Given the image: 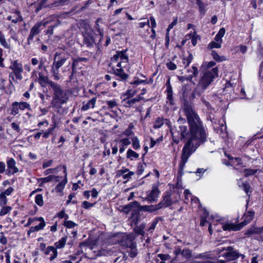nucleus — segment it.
I'll use <instances>...</instances> for the list:
<instances>
[{
	"label": "nucleus",
	"mask_w": 263,
	"mask_h": 263,
	"mask_svg": "<svg viewBox=\"0 0 263 263\" xmlns=\"http://www.w3.org/2000/svg\"><path fill=\"white\" fill-rule=\"evenodd\" d=\"M181 109L186 118V119L181 120L184 122H187L188 126L180 125L178 129L171 131L173 142L177 144L180 141L188 139L192 141H196V143L200 145L204 144L206 141L208 134L194 104L187 99H184Z\"/></svg>",
	"instance_id": "nucleus-1"
},
{
	"label": "nucleus",
	"mask_w": 263,
	"mask_h": 263,
	"mask_svg": "<svg viewBox=\"0 0 263 263\" xmlns=\"http://www.w3.org/2000/svg\"><path fill=\"white\" fill-rule=\"evenodd\" d=\"M50 84L51 88L49 89L53 95L51 104L53 107L60 108L68 100V95L59 84L55 82H50Z\"/></svg>",
	"instance_id": "nucleus-2"
},
{
	"label": "nucleus",
	"mask_w": 263,
	"mask_h": 263,
	"mask_svg": "<svg viewBox=\"0 0 263 263\" xmlns=\"http://www.w3.org/2000/svg\"><path fill=\"white\" fill-rule=\"evenodd\" d=\"M109 238L113 243L119 244L125 248H134L135 245L137 244L135 241L136 237L133 233H114L110 236Z\"/></svg>",
	"instance_id": "nucleus-3"
},
{
	"label": "nucleus",
	"mask_w": 263,
	"mask_h": 263,
	"mask_svg": "<svg viewBox=\"0 0 263 263\" xmlns=\"http://www.w3.org/2000/svg\"><path fill=\"white\" fill-rule=\"evenodd\" d=\"M218 77L219 69L218 67H213L211 70H205L199 80L198 86L203 90H205Z\"/></svg>",
	"instance_id": "nucleus-4"
},
{
	"label": "nucleus",
	"mask_w": 263,
	"mask_h": 263,
	"mask_svg": "<svg viewBox=\"0 0 263 263\" xmlns=\"http://www.w3.org/2000/svg\"><path fill=\"white\" fill-rule=\"evenodd\" d=\"M132 209H136L140 213L141 212L153 213L158 211L156 205H141L138 201L135 200L123 206V211L126 214H128Z\"/></svg>",
	"instance_id": "nucleus-5"
},
{
	"label": "nucleus",
	"mask_w": 263,
	"mask_h": 263,
	"mask_svg": "<svg viewBox=\"0 0 263 263\" xmlns=\"http://www.w3.org/2000/svg\"><path fill=\"white\" fill-rule=\"evenodd\" d=\"M193 141L188 140L183 146L181 158L188 160L191 155L194 153L200 145L199 143H193Z\"/></svg>",
	"instance_id": "nucleus-6"
},
{
	"label": "nucleus",
	"mask_w": 263,
	"mask_h": 263,
	"mask_svg": "<svg viewBox=\"0 0 263 263\" xmlns=\"http://www.w3.org/2000/svg\"><path fill=\"white\" fill-rule=\"evenodd\" d=\"M70 55L63 52L59 53L57 52L54 54L53 62L52 66L60 68L69 59Z\"/></svg>",
	"instance_id": "nucleus-7"
},
{
	"label": "nucleus",
	"mask_w": 263,
	"mask_h": 263,
	"mask_svg": "<svg viewBox=\"0 0 263 263\" xmlns=\"http://www.w3.org/2000/svg\"><path fill=\"white\" fill-rule=\"evenodd\" d=\"M173 202L172 199V193L171 191L165 192L162 197V200L156 205L158 211L171 206Z\"/></svg>",
	"instance_id": "nucleus-8"
},
{
	"label": "nucleus",
	"mask_w": 263,
	"mask_h": 263,
	"mask_svg": "<svg viewBox=\"0 0 263 263\" xmlns=\"http://www.w3.org/2000/svg\"><path fill=\"white\" fill-rule=\"evenodd\" d=\"M110 65L111 64L109 65L108 72L119 77L118 79H116V80L124 81L128 79L129 75L124 72L122 68H115L114 67L111 66Z\"/></svg>",
	"instance_id": "nucleus-9"
},
{
	"label": "nucleus",
	"mask_w": 263,
	"mask_h": 263,
	"mask_svg": "<svg viewBox=\"0 0 263 263\" xmlns=\"http://www.w3.org/2000/svg\"><path fill=\"white\" fill-rule=\"evenodd\" d=\"M47 22L43 23L42 22H37L31 29L30 34L27 39V44L30 45L34 36L39 34L41 32V27L46 26Z\"/></svg>",
	"instance_id": "nucleus-10"
},
{
	"label": "nucleus",
	"mask_w": 263,
	"mask_h": 263,
	"mask_svg": "<svg viewBox=\"0 0 263 263\" xmlns=\"http://www.w3.org/2000/svg\"><path fill=\"white\" fill-rule=\"evenodd\" d=\"M238 185L239 188L242 189L248 196L247 203L246 204V209L248 208V203L251 197V194L253 192V189L251 186L250 183L248 181H242V179H239L238 181Z\"/></svg>",
	"instance_id": "nucleus-11"
},
{
	"label": "nucleus",
	"mask_w": 263,
	"mask_h": 263,
	"mask_svg": "<svg viewBox=\"0 0 263 263\" xmlns=\"http://www.w3.org/2000/svg\"><path fill=\"white\" fill-rule=\"evenodd\" d=\"M159 183L153 184L152 190L150 193L147 194V196L145 200L154 202L157 200V198L160 194V191L159 189Z\"/></svg>",
	"instance_id": "nucleus-12"
},
{
	"label": "nucleus",
	"mask_w": 263,
	"mask_h": 263,
	"mask_svg": "<svg viewBox=\"0 0 263 263\" xmlns=\"http://www.w3.org/2000/svg\"><path fill=\"white\" fill-rule=\"evenodd\" d=\"M223 257L227 261L236 260L238 258V251L235 250L233 247H227L226 252L223 254Z\"/></svg>",
	"instance_id": "nucleus-13"
},
{
	"label": "nucleus",
	"mask_w": 263,
	"mask_h": 263,
	"mask_svg": "<svg viewBox=\"0 0 263 263\" xmlns=\"http://www.w3.org/2000/svg\"><path fill=\"white\" fill-rule=\"evenodd\" d=\"M9 68L13 70V73L17 79H22L21 73L23 71V68L21 63L15 60L12 63Z\"/></svg>",
	"instance_id": "nucleus-14"
},
{
	"label": "nucleus",
	"mask_w": 263,
	"mask_h": 263,
	"mask_svg": "<svg viewBox=\"0 0 263 263\" xmlns=\"http://www.w3.org/2000/svg\"><path fill=\"white\" fill-rule=\"evenodd\" d=\"M165 86L166 89L165 93H166V99L167 100V103L171 106L175 105V101L173 97V88L171 84L170 79H168L166 83Z\"/></svg>",
	"instance_id": "nucleus-15"
},
{
	"label": "nucleus",
	"mask_w": 263,
	"mask_h": 263,
	"mask_svg": "<svg viewBox=\"0 0 263 263\" xmlns=\"http://www.w3.org/2000/svg\"><path fill=\"white\" fill-rule=\"evenodd\" d=\"M8 175H14L18 172V168L16 166V162L13 158H10L7 161Z\"/></svg>",
	"instance_id": "nucleus-16"
},
{
	"label": "nucleus",
	"mask_w": 263,
	"mask_h": 263,
	"mask_svg": "<svg viewBox=\"0 0 263 263\" xmlns=\"http://www.w3.org/2000/svg\"><path fill=\"white\" fill-rule=\"evenodd\" d=\"M255 212L254 211H246L242 216V219H243L240 223L242 228L249 224L252 221L255 216Z\"/></svg>",
	"instance_id": "nucleus-17"
},
{
	"label": "nucleus",
	"mask_w": 263,
	"mask_h": 263,
	"mask_svg": "<svg viewBox=\"0 0 263 263\" xmlns=\"http://www.w3.org/2000/svg\"><path fill=\"white\" fill-rule=\"evenodd\" d=\"M142 99L143 97H142L140 95H139L134 98H132L126 100L123 99V100H122V103L125 107L127 108H130L133 107L136 104V103L140 102Z\"/></svg>",
	"instance_id": "nucleus-18"
},
{
	"label": "nucleus",
	"mask_w": 263,
	"mask_h": 263,
	"mask_svg": "<svg viewBox=\"0 0 263 263\" xmlns=\"http://www.w3.org/2000/svg\"><path fill=\"white\" fill-rule=\"evenodd\" d=\"M129 220L134 225H137L141 220L142 214L136 209H132Z\"/></svg>",
	"instance_id": "nucleus-19"
},
{
	"label": "nucleus",
	"mask_w": 263,
	"mask_h": 263,
	"mask_svg": "<svg viewBox=\"0 0 263 263\" xmlns=\"http://www.w3.org/2000/svg\"><path fill=\"white\" fill-rule=\"evenodd\" d=\"M223 231H238L242 229L243 228L240 223L235 224L234 223L227 222L222 226Z\"/></svg>",
	"instance_id": "nucleus-20"
},
{
	"label": "nucleus",
	"mask_w": 263,
	"mask_h": 263,
	"mask_svg": "<svg viewBox=\"0 0 263 263\" xmlns=\"http://www.w3.org/2000/svg\"><path fill=\"white\" fill-rule=\"evenodd\" d=\"M193 258L202 259L205 260V262L208 263H214L215 260V259L214 258V257L212 256L211 254H210L209 252H207L194 255Z\"/></svg>",
	"instance_id": "nucleus-21"
},
{
	"label": "nucleus",
	"mask_w": 263,
	"mask_h": 263,
	"mask_svg": "<svg viewBox=\"0 0 263 263\" xmlns=\"http://www.w3.org/2000/svg\"><path fill=\"white\" fill-rule=\"evenodd\" d=\"M36 219H37L38 221H40V223L39 225L35 226V227H31L29 230L28 231V234L30 235L31 233H33L35 232L39 231L41 230H42L44 229V227L46 225L45 222L44 221V219L43 217H39L36 218Z\"/></svg>",
	"instance_id": "nucleus-22"
},
{
	"label": "nucleus",
	"mask_w": 263,
	"mask_h": 263,
	"mask_svg": "<svg viewBox=\"0 0 263 263\" xmlns=\"http://www.w3.org/2000/svg\"><path fill=\"white\" fill-rule=\"evenodd\" d=\"M59 178V176L54 175H49L46 177L41 178L38 180L39 182H40L39 186L42 187L45 183L50 182L53 180L56 182H58L60 181Z\"/></svg>",
	"instance_id": "nucleus-23"
},
{
	"label": "nucleus",
	"mask_w": 263,
	"mask_h": 263,
	"mask_svg": "<svg viewBox=\"0 0 263 263\" xmlns=\"http://www.w3.org/2000/svg\"><path fill=\"white\" fill-rule=\"evenodd\" d=\"M39 81L42 86H45L47 84H49V89L51 88L50 82H53L52 81L49 80L47 76H44L41 72L39 73Z\"/></svg>",
	"instance_id": "nucleus-24"
},
{
	"label": "nucleus",
	"mask_w": 263,
	"mask_h": 263,
	"mask_svg": "<svg viewBox=\"0 0 263 263\" xmlns=\"http://www.w3.org/2000/svg\"><path fill=\"white\" fill-rule=\"evenodd\" d=\"M137 91L136 90H133L132 89H128L125 92L123 93L121 95V99H127L133 98L136 93Z\"/></svg>",
	"instance_id": "nucleus-25"
},
{
	"label": "nucleus",
	"mask_w": 263,
	"mask_h": 263,
	"mask_svg": "<svg viewBox=\"0 0 263 263\" xmlns=\"http://www.w3.org/2000/svg\"><path fill=\"white\" fill-rule=\"evenodd\" d=\"M135 227L134 229V232L138 235L144 236L145 232L144 229L145 227V224L144 223H142L140 226L135 225Z\"/></svg>",
	"instance_id": "nucleus-26"
},
{
	"label": "nucleus",
	"mask_w": 263,
	"mask_h": 263,
	"mask_svg": "<svg viewBox=\"0 0 263 263\" xmlns=\"http://www.w3.org/2000/svg\"><path fill=\"white\" fill-rule=\"evenodd\" d=\"M213 59L217 62H221L227 60L226 58L223 56H220L218 54L216 50H212L211 53Z\"/></svg>",
	"instance_id": "nucleus-27"
},
{
	"label": "nucleus",
	"mask_w": 263,
	"mask_h": 263,
	"mask_svg": "<svg viewBox=\"0 0 263 263\" xmlns=\"http://www.w3.org/2000/svg\"><path fill=\"white\" fill-rule=\"evenodd\" d=\"M196 4L199 8V11L201 16H203L206 13L205 5L201 0H196Z\"/></svg>",
	"instance_id": "nucleus-28"
},
{
	"label": "nucleus",
	"mask_w": 263,
	"mask_h": 263,
	"mask_svg": "<svg viewBox=\"0 0 263 263\" xmlns=\"http://www.w3.org/2000/svg\"><path fill=\"white\" fill-rule=\"evenodd\" d=\"M227 248L222 247L221 248H217L214 251V254L215 255V256L214 258L216 259L217 258H219L220 257H223V254H225V252H226Z\"/></svg>",
	"instance_id": "nucleus-29"
},
{
	"label": "nucleus",
	"mask_w": 263,
	"mask_h": 263,
	"mask_svg": "<svg viewBox=\"0 0 263 263\" xmlns=\"http://www.w3.org/2000/svg\"><path fill=\"white\" fill-rule=\"evenodd\" d=\"M96 102V98H93L90 100L88 102L84 105L82 107V110H87L89 108H93Z\"/></svg>",
	"instance_id": "nucleus-30"
},
{
	"label": "nucleus",
	"mask_w": 263,
	"mask_h": 263,
	"mask_svg": "<svg viewBox=\"0 0 263 263\" xmlns=\"http://www.w3.org/2000/svg\"><path fill=\"white\" fill-rule=\"evenodd\" d=\"M226 33V29L222 27L221 28L217 34L215 35L214 40L215 41L217 42H222V38L224 35Z\"/></svg>",
	"instance_id": "nucleus-31"
},
{
	"label": "nucleus",
	"mask_w": 263,
	"mask_h": 263,
	"mask_svg": "<svg viewBox=\"0 0 263 263\" xmlns=\"http://www.w3.org/2000/svg\"><path fill=\"white\" fill-rule=\"evenodd\" d=\"M0 44L6 49L10 48V45L7 42L5 35L0 31Z\"/></svg>",
	"instance_id": "nucleus-32"
},
{
	"label": "nucleus",
	"mask_w": 263,
	"mask_h": 263,
	"mask_svg": "<svg viewBox=\"0 0 263 263\" xmlns=\"http://www.w3.org/2000/svg\"><path fill=\"white\" fill-rule=\"evenodd\" d=\"M139 157V154L129 148L126 153V158L133 160L134 159H137Z\"/></svg>",
	"instance_id": "nucleus-33"
},
{
	"label": "nucleus",
	"mask_w": 263,
	"mask_h": 263,
	"mask_svg": "<svg viewBox=\"0 0 263 263\" xmlns=\"http://www.w3.org/2000/svg\"><path fill=\"white\" fill-rule=\"evenodd\" d=\"M192 68L193 69L192 74L186 78V80L188 81H191L193 78L197 77L199 73L197 64H193L192 66Z\"/></svg>",
	"instance_id": "nucleus-34"
},
{
	"label": "nucleus",
	"mask_w": 263,
	"mask_h": 263,
	"mask_svg": "<svg viewBox=\"0 0 263 263\" xmlns=\"http://www.w3.org/2000/svg\"><path fill=\"white\" fill-rule=\"evenodd\" d=\"M259 170L252 168H245L243 171L244 177H248L256 174Z\"/></svg>",
	"instance_id": "nucleus-35"
},
{
	"label": "nucleus",
	"mask_w": 263,
	"mask_h": 263,
	"mask_svg": "<svg viewBox=\"0 0 263 263\" xmlns=\"http://www.w3.org/2000/svg\"><path fill=\"white\" fill-rule=\"evenodd\" d=\"M84 42L87 46H91L94 42L92 36L89 35L86 33L83 34Z\"/></svg>",
	"instance_id": "nucleus-36"
},
{
	"label": "nucleus",
	"mask_w": 263,
	"mask_h": 263,
	"mask_svg": "<svg viewBox=\"0 0 263 263\" xmlns=\"http://www.w3.org/2000/svg\"><path fill=\"white\" fill-rule=\"evenodd\" d=\"M193 59V55L192 53L189 52L187 57H184L182 59V63L184 65L185 68L187 67Z\"/></svg>",
	"instance_id": "nucleus-37"
},
{
	"label": "nucleus",
	"mask_w": 263,
	"mask_h": 263,
	"mask_svg": "<svg viewBox=\"0 0 263 263\" xmlns=\"http://www.w3.org/2000/svg\"><path fill=\"white\" fill-rule=\"evenodd\" d=\"M181 255L189 260L192 257L193 258V256L192 255V251L189 248H184L182 250V252Z\"/></svg>",
	"instance_id": "nucleus-38"
},
{
	"label": "nucleus",
	"mask_w": 263,
	"mask_h": 263,
	"mask_svg": "<svg viewBox=\"0 0 263 263\" xmlns=\"http://www.w3.org/2000/svg\"><path fill=\"white\" fill-rule=\"evenodd\" d=\"M164 124V119L162 117H158L153 125L154 129H158L161 128Z\"/></svg>",
	"instance_id": "nucleus-39"
},
{
	"label": "nucleus",
	"mask_w": 263,
	"mask_h": 263,
	"mask_svg": "<svg viewBox=\"0 0 263 263\" xmlns=\"http://www.w3.org/2000/svg\"><path fill=\"white\" fill-rule=\"evenodd\" d=\"M67 237H64L54 243L56 248L61 249L63 248L66 242Z\"/></svg>",
	"instance_id": "nucleus-40"
},
{
	"label": "nucleus",
	"mask_w": 263,
	"mask_h": 263,
	"mask_svg": "<svg viewBox=\"0 0 263 263\" xmlns=\"http://www.w3.org/2000/svg\"><path fill=\"white\" fill-rule=\"evenodd\" d=\"M162 219L163 218L162 217H156L155 218L151 223L148 231L154 230L158 222L159 221H162Z\"/></svg>",
	"instance_id": "nucleus-41"
},
{
	"label": "nucleus",
	"mask_w": 263,
	"mask_h": 263,
	"mask_svg": "<svg viewBox=\"0 0 263 263\" xmlns=\"http://www.w3.org/2000/svg\"><path fill=\"white\" fill-rule=\"evenodd\" d=\"M67 182V180L66 178H65V179L63 180V181H61L55 187V191L59 193L62 192Z\"/></svg>",
	"instance_id": "nucleus-42"
},
{
	"label": "nucleus",
	"mask_w": 263,
	"mask_h": 263,
	"mask_svg": "<svg viewBox=\"0 0 263 263\" xmlns=\"http://www.w3.org/2000/svg\"><path fill=\"white\" fill-rule=\"evenodd\" d=\"M13 13L16 15V17L12 20V23L16 24L18 22H22L23 21V17L22 16L20 11L15 10Z\"/></svg>",
	"instance_id": "nucleus-43"
},
{
	"label": "nucleus",
	"mask_w": 263,
	"mask_h": 263,
	"mask_svg": "<svg viewBox=\"0 0 263 263\" xmlns=\"http://www.w3.org/2000/svg\"><path fill=\"white\" fill-rule=\"evenodd\" d=\"M132 146L134 149L137 150L140 147V141L137 136L132 138Z\"/></svg>",
	"instance_id": "nucleus-44"
},
{
	"label": "nucleus",
	"mask_w": 263,
	"mask_h": 263,
	"mask_svg": "<svg viewBox=\"0 0 263 263\" xmlns=\"http://www.w3.org/2000/svg\"><path fill=\"white\" fill-rule=\"evenodd\" d=\"M127 49L123 50L122 51H119L120 58L122 62H128V57L126 54Z\"/></svg>",
	"instance_id": "nucleus-45"
},
{
	"label": "nucleus",
	"mask_w": 263,
	"mask_h": 263,
	"mask_svg": "<svg viewBox=\"0 0 263 263\" xmlns=\"http://www.w3.org/2000/svg\"><path fill=\"white\" fill-rule=\"evenodd\" d=\"M18 102H14L12 104V107L11 109V115L15 116L17 114H18Z\"/></svg>",
	"instance_id": "nucleus-46"
},
{
	"label": "nucleus",
	"mask_w": 263,
	"mask_h": 263,
	"mask_svg": "<svg viewBox=\"0 0 263 263\" xmlns=\"http://www.w3.org/2000/svg\"><path fill=\"white\" fill-rule=\"evenodd\" d=\"M221 47V42H217L215 41H211L208 46L209 49H213L214 48H220Z\"/></svg>",
	"instance_id": "nucleus-47"
},
{
	"label": "nucleus",
	"mask_w": 263,
	"mask_h": 263,
	"mask_svg": "<svg viewBox=\"0 0 263 263\" xmlns=\"http://www.w3.org/2000/svg\"><path fill=\"white\" fill-rule=\"evenodd\" d=\"M69 1L70 0H59L51 4L49 7L51 8L54 6H63L68 4Z\"/></svg>",
	"instance_id": "nucleus-48"
},
{
	"label": "nucleus",
	"mask_w": 263,
	"mask_h": 263,
	"mask_svg": "<svg viewBox=\"0 0 263 263\" xmlns=\"http://www.w3.org/2000/svg\"><path fill=\"white\" fill-rule=\"evenodd\" d=\"M216 64V63L215 61H211L210 62H203L202 66L203 67L205 70H209L210 68L214 67Z\"/></svg>",
	"instance_id": "nucleus-49"
},
{
	"label": "nucleus",
	"mask_w": 263,
	"mask_h": 263,
	"mask_svg": "<svg viewBox=\"0 0 263 263\" xmlns=\"http://www.w3.org/2000/svg\"><path fill=\"white\" fill-rule=\"evenodd\" d=\"M128 256L130 258L135 257L138 254V251L137 248V244L135 245V247L133 249H130L129 251H127Z\"/></svg>",
	"instance_id": "nucleus-50"
},
{
	"label": "nucleus",
	"mask_w": 263,
	"mask_h": 263,
	"mask_svg": "<svg viewBox=\"0 0 263 263\" xmlns=\"http://www.w3.org/2000/svg\"><path fill=\"white\" fill-rule=\"evenodd\" d=\"M35 202L40 206H42L44 205V201L42 195H36L35 197Z\"/></svg>",
	"instance_id": "nucleus-51"
},
{
	"label": "nucleus",
	"mask_w": 263,
	"mask_h": 263,
	"mask_svg": "<svg viewBox=\"0 0 263 263\" xmlns=\"http://www.w3.org/2000/svg\"><path fill=\"white\" fill-rule=\"evenodd\" d=\"M59 68L56 67H54L53 66L51 67V73L52 76L54 78L55 80L58 81L60 79V77L59 76Z\"/></svg>",
	"instance_id": "nucleus-52"
},
{
	"label": "nucleus",
	"mask_w": 263,
	"mask_h": 263,
	"mask_svg": "<svg viewBox=\"0 0 263 263\" xmlns=\"http://www.w3.org/2000/svg\"><path fill=\"white\" fill-rule=\"evenodd\" d=\"M187 35L191 39V42L193 46H195L197 43V38L200 39V36L193 35L192 32L188 34Z\"/></svg>",
	"instance_id": "nucleus-53"
},
{
	"label": "nucleus",
	"mask_w": 263,
	"mask_h": 263,
	"mask_svg": "<svg viewBox=\"0 0 263 263\" xmlns=\"http://www.w3.org/2000/svg\"><path fill=\"white\" fill-rule=\"evenodd\" d=\"M2 207V208L1 210L0 211V216H2L3 215L7 214L12 209V208L10 206L4 205Z\"/></svg>",
	"instance_id": "nucleus-54"
},
{
	"label": "nucleus",
	"mask_w": 263,
	"mask_h": 263,
	"mask_svg": "<svg viewBox=\"0 0 263 263\" xmlns=\"http://www.w3.org/2000/svg\"><path fill=\"white\" fill-rule=\"evenodd\" d=\"M63 225L68 229L73 228L77 224L72 221L71 220H65Z\"/></svg>",
	"instance_id": "nucleus-55"
},
{
	"label": "nucleus",
	"mask_w": 263,
	"mask_h": 263,
	"mask_svg": "<svg viewBox=\"0 0 263 263\" xmlns=\"http://www.w3.org/2000/svg\"><path fill=\"white\" fill-rule=\"evenodd\" d=\"M85 59L84 58H80L78 59H74L72 65V72L74 73L76 71L77 67H78V64L79 61H84Z\"/></svg>",
	"instance_id": "nucleus-56"
},
{
	"label": "nucleus",
	"mask_w": 263,
	"mask_h": 263,
	"mask_svg": "<svg viewBox=\"0 0 263 263\" xmlns=\"http://www.w3.org/2000/svg\"><path fill=\"white\" fill-rule=\"evenodd\" d=\"M256 234V231H255V226H253L250 228L249 229H247L245 232V235H247L248 236H250L252 235Z\"/></svg>",
	"instance_id": "nucleus-57"
},
{
	"label": "nucleus",
	"mask_w": 263,
	"mask_h": 263,
	"mask_svg": "<svg viewBox=\"0 0 263 263\" xmlns=\"http://www.w3.org/2000/svg\"><path fill=\"white\" fill-rule=\"evenodd\" d=\"M144 171V168L143 165V164L141 162L138 163L137 165V170L136 173L138 176H140L142 174Z\"/></svg>",
	"instance_id": "nucleus-58"
},
{
	"label": "nucleus",
	"mask_w": 263,
	"mask_h": 263,
	"mask_svg": "<svg viewBox=\"0 0 263 263\" xmlns=\"http://www.w3.org/2000/svg\"><path fill=\"white\" fill-rule=\"evenodd\" d=\"M178 19L177 17H175L174 18L173 22L169 24L167 28L166 29V32H168L170 33V31L171 29H172L174 26H175L177 24Z\"/></svg>",
	"instance_id": "nucleus-59"
},
{
	"label": "nucleus",
	"mask_w": 263,
	"mask_h": 263,
	"mask_svg": "<svg viewBox=\"0 0 263 263\" xmlns=\"http://www.w3.org/2000/svg\"><path fill=\"white\" fill-rule=\"evenodd\" d=\"M7 203V198L6 196L2 194H0V205L3 206Z\"/></svg>",
	"instance_id": "nucleus-60"
},
{
	"label": "nucleus",
	"mask_w": 263,
	"mask_h": 263,
	"mask_svg": "<svg viewBox=\"0 0 263 263\" xmlns=\"http://www.w3.org/2000/svg\"><path fill=\"white\" fill-rule=\"evenodd\" d=\"M166 67L170 70H174L177 69V65L172 61H170L166 63Z\"/></svg>",
	"instance_id": "nucleus-61"
},
{
	"label": "nucleus",
	"mask_w": 263,
	"mask_h": 263,
	"mask_svg": "<svg viewBox=\"0 0 263 263\" xmlns=\"http://www.w3.org/2000/svg\"><path fill=\"white\" fill-rule=\"evenodd\" d=\"M158 257L161 259V261H164L165 260H169L171 258L170 255L168 254L160 253L158 254Z\"/></svg>",
	"instance_id": "nucleus-62"
},
{
	"label": "nucleus",
	"mask_w": 263,
	"mask_h": 263,
	"mask_svg": "<svg viewBox=\"0 0 263 263\" xmlns=\"http://www.w3.org/2000/svg\"><path fill=\"white\" fill-rule=\"evenodd\" d=\"M18 107L19 109L21 110H24L26 108H30V105L25 102H22L18 103Z\"/></svg>",
	"instance_id": "nucleus-63"
},
{
	"label": "nucleus",
	"mask_w": 263,
	"mask_h": 263,
	"mask_svg": "<svg viewBox=\"0 0 263 263\" xmlns=\"http://www.w3.org/2000/svg\"><path fill=\"white\" fill-rule=\"evenodd\" d=\"M120 143L123 146H126L130 144V141L128 138H123L120 140Z\"/></svg>",
	"instance_id": "nucleus-64"
}]
</instances>
